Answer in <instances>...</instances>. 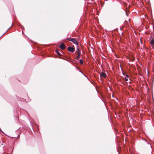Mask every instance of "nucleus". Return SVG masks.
Wrapping results in <instances>:
<instances>
[{"label":"nucleus","mask_w":154,"mask_h":154,"mask_svg":"<svg viewBox=\"0 0 154 154\" xmlns=\"http://www.w3.org/2000/svg\"><path fill=\"white\" fill-rule=\"evenodd\" d=\"M67 39L68 40L73 42L74 44H75L76 45H77L78 44L77 40L74 38H67Z\"/></svg>","instance_id":"obj_1"},{"label":"nucleus","mask_w":154,"mask_h":154,"mask_svg":"<svg viewBox=\"0 0 154 154\" xmlns=\"http://www.w3.org/2000/svg\"><path fill=\"white\" fill-rule=\"evenodd\" d=\"M77 50H78L76 51V52H78V53H77L78 56H77V57H76V58H75L76 59H79L80 58V56L81 52L79 50V49L77 48Z\"/></svg>","instance_id":"obj_2"},{"label":"nucleus","mask_w":154,"mask_h":154,"mask_svg":"<svg viewBox=\"0 0 154 154\" xmlns=\"http://www.w3.org/2000/svg\"><path fill=\"white\" fill-rule=\"evenodd\" d=\"M100 76L101 78H105L106 77V75L105 73L102 72L100 73Z\"/></svg>","instance_id":"obj_3"},{"label":"nucleus","mask_w":154,"mask_h":154,"mask_svg":"<svg viewBox=\"0 0 154 154\" xmlns=\"http://www.w3.org/2000/svg\"><path fill=\"white\" fill-rule=\"evenodd\" d=\"M67 49L69 51L71 52L72 53L74 52L75 51V48L71 47H68Z\"/></svg>","instance_id":"obj_4"},{"label":"nucleus","mask_w":154,"mask_h":154,"mask_svg":"<svg viewBox=\"0 0 154 154\" xmlns=\"http://www.w3.org/2000/svg\"><path fill=\"white\" fill-rule=\"evenodd\" d=\"M59 47L61 49H63L65 48V46L63 43H62Z\"/></svg>","instance_id":"obj_5"},{"label":"nucleus","mask_w":154,"mask_h":154,"mask_svg":"<svg viewBox=\"0 0 154 154\" xmlns=\"http://www.w3.org/2000/svg\"><path fill=\"white\" fill-rule=\"evenodd\" d=\"M150 42L152 45H154V40L153 39H152Z\"/></svg>","instance_id":"obj_6"},{"label":"nucleus","mask_w":154,"mask_h":154,"mask_svg":"<svg viewBox=\"0 0 154 154\" xmlns=\"http://www.w3.org/2000/svg\"><path fill=\"white\" fill-rule=\"evenodd\" d=\"M56 52L59 56H61V54L58 50H56Z\"/></svg>","instance_id":"obj_7"},{"label":"nucleus","mask_w":154,"mask_h":154,"mask_svg":"<svg viewBox=\"0 0 154 154\" xmlns=\"http://www.w3.org/2000/svg\"><path fill=\"white\" fill-rule=\"evenodd\" d=\"M79 62L82 65L83 64V61L82 59H80L79 60Z\"/></svg>","instance_id":"obj_8"},{"label":"nucleus","mask_w":154,"mask_h":154,"mask_svg":"<svg viewBox=\"0 0 154 154\" xmlns=\"http://www.w3.org/2000/svg\"><path fill=\"white\" fill-rule=\"evenodd\" d=\"M124 79H125V80L126 81H127L128 80V79L126 77H125V78Z\"/></svg>","instance_id":"obj_9"},{"label":"nucleus","mask_w":154,"mask_h":154,"mask_svg":"<svg viewBox=\"0 0 154 154\" xmlns=\"http://www.w3.org/2000/svg\"><path fill=\"white\" fill-rule=\"evenodd\" d=\"M126 77H127V78H129V75H128L126 74Z\"/></svg>","instance_id":"obj_10"},{"label":"nucleus","mask_w":154,"mask_h":154,"mask_svg":"<svg viewBox=\"0 0 154 154\" xmlns=\"http://www.w3.org/2000/svg\"><path fill=\"white\" fill-rule=\"evenodd\" d=\"M126 15L127 16L128 15H127V13L126 12Z\"/></svg>","instance_id":"obj_11"}]
</instances>
